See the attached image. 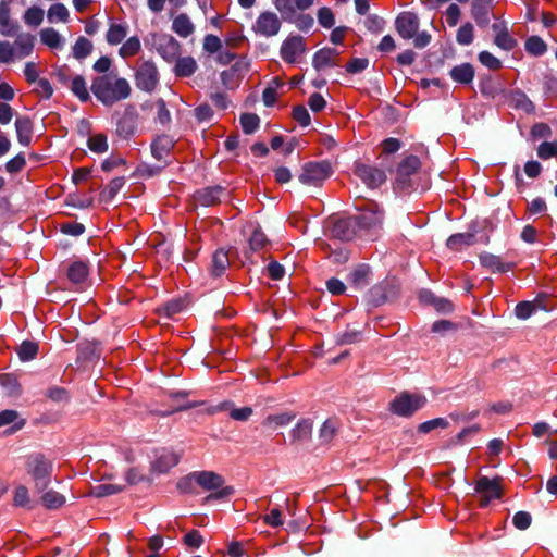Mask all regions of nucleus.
<instances>
[{
  "label": "nucleus",
  "instance_id": "f257e3e1",
  "mask_svg": "<svg viewBox=\"0 0 557 557\" xmlns=\"http://www.w3.org/2000/svg\"><path fill=\"white\" fill-rule=\"evenodd\" d=\"M91 91L104 106H113L127 99L131 96L132 87L126 78L110 72L92 81Z\"/></svg>",
  "mask_w": 557,
  "mask_h": 557
},
{
  "label": "nucleus",
  "instance_id": "f03ea898",
  "mask_svg": "<svg viewBox=\"0 0 557 557\" xmlns=\"http://www.w3.org/2000/svg\"><path fill=\"white\" fill-rule=\"evenodd\" d=\"M52 470V461L39 453L32 454L26 458L25 471L30 476L37 493L48 488Z\"/></svg>",
  "mask_w": 557,
  "mask_h": 557
},
{
  "label": "nucleus",
  "instance_id": "7ed1b4c3",
  "mask_svg": "<svg viewBox=\"0 0 557 557\" xmlns=\"http://www.w3.org/2000/svg\"><path fill=\"white\" fill-rule=\"evenodd\" d=\"M191 478L205 491L211 492L206 497L207 502H210L213 499L228 498L234 494V488L232 486L224 485V479L215 472L200 471V472L194 473L191 475Z\"/></svg>",
  "mask_w": 557,
  "mask_h": 557
},
{
  "label": "nucleus",
  "instance_id": "20e7f679",
  "mask_svg": "<svg viewBox=\"0 0 557 557\" xmlns=\"http://www.w3.org/2000/svg\"><path fill=\"white\" fill-rule=\"evenodd\" d=\"M426 398L419 394L401 393L389 403V409L394 414L409 417L423 408Z\"/></svg>",
  "mask_w": 557,
  "mask_h": 557
},
{
  "label": "nucleus",
  "instance_id": "39448f33",
  "mask_svg": "<svg viewBox=\"0 0 557 557\" xmlns=\"http://www.w3.org/2000/svg\"><path fill=\"white\" fill-rule=\"evenodd\" d=\"M332 169L329 162H308L302 166L299 181L308 186H320L330 177Z\"/></svg>",
  "mask_w": 557,
  "mask_h": 557
},
{
  "label": "nucleus",
  "instance_id": "423d86ee",
  "mask_svg": "<svg viewBox=\"0 0 557 557\" xmlns=\"http://www.w3.org/2000/svg\"><path fill=\"white\" fill-rule=\"evenodd\" d=\"M136 86L147 92L152 91L159 82V73L153 62L140 63L135 75Z\"/></svg>",
  "mask_w": 557,
  "mask_h": 557
},
{
  "label": "nucleus",
  "instance_id": "0eeeda50",
  "mask_svg": "<svg viewBox=\"0 0 557 557\" xmlns=\"http://www.w3.org/2000/svg\"><path fill=\"white\" fill-rule=\"evenodd\" d=\"M281 28V21L273 12L261 13L252 27L256 34L264 37L275 36Z\"/></svg>",
  "mask_w": 557,
  "mask_h": 557
},
{
  "label": "nucleus",
  "instance_id": "6e6552de",
  "mask_svg": "<svg viewBox=\"0 0 557 557\" xmlns=\"http://www.w3.org/2000/svg\"><path fill=\"white\" fill-rule=\"evenodd\" d=\"M305 50L306 46L301 36H289L281 46V57L287 63H296Z\"/></svg>",
  "mask_w": 557,
  "mask_h": 557
},
{
  "label": "nucleus",
  "instance_id": "1a4fd4ad",
  "mask_svg": "<svg viewBox=\"0 0 557 557\" xmlns=\"http://www.w3.org/2000/svg\"><path fill=\"white\" fill-rule=\"evenodd\" d=\"M180 461V455L173 450L161 448L156 450L151 461V470L156 473H165Z\"/></svg>",
  "mask_w": 557,
  "mask_h": 557
},
{
  "label": "nucleus",
  "instance_id": "9d476101",
  "mask_svg": "<svg viewBox=\"0 0 557 557\" xmlns=\"http://www.w3.org/2000/svg\"><path fill=\"white\" fill-rule=\"evenodd\" d=\"M419 18L414 13L403 12L395 20V28L399 36L405 39L414 37L419 29Z\"/></svg>",
  "mask_w": 557,
  "mask_h": 557
},
{
  "label": "nucleus",
  "instance_id": "9b49d317",
  "mask_svg": "<svg viewBox=\"0 0 557 557\" xmlns=\"http://www.w3.org/2000/svg\"><path fill=\"white\" fill-rule=\"evenodd\" d=\"M355 174L370 188L379 187L386 180L382 170L367 164H357Z\"/></svg>",
  "mask_w": 557,
  "mask_h": 557
},
{
  "label": "nucleus",
  "instance_id": "f8f14e48",
  "mask_svg": "<svg viewBox=\"0 0 557 557\" xmlns=\"http://www.w3.org/2000/svg\"><path fill=\"white\" fill-rule=\"evenodd\" d=\"M355 219L356 224L362 228H372L382 223L383 215L375 202H368L361 213Z\"/></svg>",
  "mask_w": 557,
  "mask_h": 557
},
{
  "label": "nucleus",
  "instance_id": "ddd939ff",
  "mask_svg": "<svg viewBox=\"0 0 557 557\" xmlns=\"http://www.w3.org/2000/svg\"><path fill=\"white\" fill-rule=\"evenodd\" d=\"M475 491L481 494V506H486L491 499L499 498L502 495L499 480L497 479L481 478L476 483Z\"/></svg>",
  "mask_w": 557,
  "mask_h": 557
},
{
  "label": "nucleus",
  "instance_id": "4468645a",
  "mask_svg": "<svg viewBox=\"0 0 557 557\" xmlns=\"http://www.w3.org/2000/svg\"><path fill=\"white\" fill-rule=\"evenodd\" d=\"M355 219H335L332 222L331 234L341 240H349L355 235Z\"/></svg>",
  "mask_w": 557,
  "mask_h": 557
},
{
  "label": "nucleus",
  "instance_id": "2eb2a0df",
  "mask_svg": "<svg viewBox=\"0 0 557 557\" xmlns=\"http://www.w3.org/2000/svg\"><path fill=\"white\" fill-rule=\"evenodd\" d=\"M339 52L333 48H323L319 50L313 57V66L318 71H323L327 67L334 66L336 58Z\"/></svg>",
  "mask_w": 557,
  "mask_h": 557
},
{
  "label": "nucleus",
  "instance_id": "dca6fc26",
  "mask_svg": "<svg viewBox=\"0 0 557 557\" xmlns=\"http://www.w3.org/2000/svg\"><path fill=\"white\" fill-rule=\"evenodd\" d=\"M480 262L493 273H505L513 268L512 263H505L498 256L487 252L480 256Z\"/></svg>",
  "mask_w": 557,
  "mask_h": 557
},
{
  "label": "nucleus",
  "instance_id": "f3484780",
  "mask_svg": "<svg viewBox=\"0 0 557 557\" xmlns=\"http://www.w3.org/2000/svg\"><path fill=\"white\" fill-rule=\"evenodd\" d=\"M13 506L25 509H33L35 503L30 497L29 488L24 484H17L12 492Z\"/></svg>",
  "mask_w": 557,
  "mask_h": 557
},
{
  "label": "nucleus",
  "instance_id": "a211bd4d",
  "mask_svg": "<svg viewBox=\"0 0 557 557\" xmlns=\"http://www.w3.org/2000/svg\"><path fill=\"white\" fill-rule=\"evenodd\" d=\"M35 38L30 34H22L14 41L13 49L16 59L28 57L34 49Z\"/></svg>",
  "mask_w": 557,
  "mask_h": 557
},
{
  "label": "nucleus",
  "instance_id": "6ab92c4d",
  "mask_svg": "<svg viewBox=\"0 0 557 557\" xmlns=\"http://www.w3.org/2000/svg\"><path fill=\"white\" fill-rule=\"evenodd\" d=\"M173 146L174 141L171 137L166 135L159 136L151 145L152 156L157 160H163L170 154Z\"/></svg>",
  "mask_w": 557,
  "mask_h": 557
},
{
  "label": "nucleus",
  "instance_id": "aec40b11",
  "mask_svg": "<svg viewBox=\"0 0 557 557\" xmlns=\"http://www.w3.org/2000/svg\"><path fill=\"white\" fill-rule=\"evenodd\" d=\"M40 503L42 506L49 510H55L61 508L65 502L66 498L63 494L54 491V490H45L40 493Z\"/></svg>",
  "mask_w": 557,
  "mask_h": 557
},
{
  "label": "nucleus",
  "instance_id": "412c9836",
  "mask_svg": "<svg viewBox=\"0 0 557 557\" xmlns=\"http://www.w3.org/2000/svg\"><path fill=\"white\" fill-rule=\"evenodd\" d=\"M295 419L293 412L284 411L280 413L269 414L262 422L263 426L270 430H277L288 425Z\"/></svg>",
  "mask_w": 557,
  "mask_h": 557
},
{
  "label": "nucleus",
  "instance_id": "4be33fe9",
  "mask_svg": "<svg viewBox=\"0 0 557 557\" xmlns=\"http://www.w3.org/2000/svg\"><path fill=\"white\" fill-rule=\"evenodd\" d=\"M11 9L8 2H0V34L3 36H12L16 30V26L10 21Z\"/></svg>",
  "mask_w": 557,
  "mask_h": 557
},
{
  "label": "nucleus",
  "instance_id": "5701e85b",
  "mask_svg": "<svg viewBox=\"0 0 557 557\" xmlns=\"http://www.w3.org/2000/svg\"><path fill=\"white\" fill-rule=\"evenodd\" d=\"M41 42L50 49H62L64 40L61 35L51 27L44 28L39 33Z\"/></svg>",
  "mask_w": 557,
  "mask_h": 557
},
{
  "label": "nucleus",
  "instance_id": "b1692460",
  "mask_svg": "<svg viewBox=\"0 0 557 557\" xmlns=\"http://www.w3.org/2000/svg\"><path fill=\"white\" fill-rule=\"evenodd\" d=\"M172 29L180 37L186 38L194 33L195 26L190 18L186 14L182 13L174 18Z\"/></svg>",
  "mask_w": 557,
  "mask_h": 557
},
{
  "label": "nucleus",
  "instance_id": "393cba45",
  "mask_svg": "<svg viewBox=\"0 0 557 557\" xmlns=\"http://www.w3.org/2000/svg\"><path fill=\"white\" fill-rule=\"evenodd\" d=\"M313 423L310 419L299 420L290 431L294 442H301L310 437Z\"/></svg>",
  "mask_w": 557,
  "mask_h": 557
},
{
  "label": "nucleus",
  "instance_id": "a878e982",
  "mask_svg": "<svg viewBox=\"0 0 557 557\" xmlns=\"http://www.w3.org/2000/svg\"><path fill=\"white\" fill-rule=\"evenodd\" d=\"M451 78L461 84L471 83L474 77L473 66L469 63L457 65L450 71Z\"/></svg>",
  "mask_w": 557,
  "mask_h": 557
},
{
  "label": "nucleus",
  "instance_id": "bb28decb",
  "mask_svg": "<svg viewBox=\"0 0 557 557\" xmlns=\"http://www.w3.org/2000/svg\"><path fill=\"white\" fill-rule=\"evenodd\" d=\"M15 128L18 141L23 146H27L32 139V122L28 117H17L15 121Z\"/></svg>",
  "mask_w": 557,
  "mask_h": 557
},
{
  "label": "nucleus",
  "instance_id": "cd10ccee",
  "mask_svg": "<svg viewBox=\"0 0 557 557\" xmlns=\"http://www.w3.org/2000/svg\"><path fill=\"white\" fill-rule=\"evenodd\" d=\"M223 194V189L221 187H210L203 190L198 191L197 201L202 206H213L218 201Z\"/></svg>",
  "mask_w": 557,
  "mask_h": 557
},
{
  "label": "nucleus",
  "instance_id": "c85d7f7f",
  "mask_svg": "<svg viewBox=\"0 0 557 557\" xmlns=\"http://www.w3.org/2000/svg\"><path fill=\"white\" fill-rule=\"evenodd\" d=\"M127 33L126 24H111L107 32V41L113 46L119 45L126 38Z\"/></svg>",
  "mask_w": 557,
  "mask_h": 557
},
{
  "label": "nucleus",
  "instance_id": "c756f323",
  "mask_svg": "<svg viewBox=\"0 0 557 557\" xmlns=\"http://www.w3.org/2000/svg\"><path fill=\"white\" fill-rule=\"evenodd\" d=\"M339 429V422L336 419H327L324 421V423L321 425L319 430V438L323 443H330L335 435L337 434V431Z\"/></svg>",
  "mask_w": 557,
  "mask_h": 557
},
{
  "label": "nucleus",
  "instance_id": "7c9ffc66",
  "mask_svg": "<svg viewBox=\"0 0 557 557\" xmlns=\"http://www.w3.org/2000/svg\"><path fill=\"white\" fill-rule=\"evenodd\" d=\"M230 265L228 253L222 249L218 250L212 258L211 272L214 276L222 275Z\"/></svg>",
  "mask_w": 557,
  "mask_h": 557
},
{
  "label": "nucleus",
  "instance_id": "2f4dec72",
  "mask_svg": "<svg viewBox=\"0 0 557 557\" xmlns=\"http://www.w3.org/2000/svg\"><path fill=\"white\" fill-rule=\"evenodd\" d=\"M47 17L50 23H66L70 17V12L63 3H54L49 8Z\"/></svg>",
  "mask_w": 557,
  "mask_h": 557
},
{
  "label": "nucleus",
  "instance_id": "473e14b6",
  "mask_svg": "<svg viewBox=\"0 0 557 557\" xmlns=\"http://www.w3.org/2000/svg\"><path fill=\"white\" fill-rule=\"evenodd\" d=\"M474 243V236L471 233L454 234L447 239V246L454 250H460L463 247L470 246Z\"/></svg>",
  "mask_w": 557,
  "mask_h": 557
},
{
  "label": "nucleus",
  "instance_id": "72a5a7b5",
  "mask_svg": "<svg viewBox=\"0 0 557 557\" xmlns=\"http://www.w3.org/2000/svg\"><path fill=\"white\" fill-rule=\"evenodd\" d=\"M197 63L191 57H184L177 60L175 64V73L177 76L187 77L195 73Z\"/></svg>",
  "mask_w": 557,
  "mask_h": 557
},
{
  "label": "nucleus",
  "instance_id": "f704fd0d",
  "mask_svg": "<svg viewBox=\"0 0 557 557\" xmlns=\"http://www.w3.org/2000/svg\"><path fill=\"white\" fill-rule=\"evenodd\" d=\"M88 269L84 262H73L67 270V277L71 282L79 284L87 277Z\"/></svg>",
  "mask_w": 557,
  "mask_h": 557
},
{
  "label": "nucleus",
  "instance_id": "c9c22d12",
  "mask_svg": "<svg viewBox=\"0 0 557 557\" xmlns=\"http://www.w3.org/2000/svg\"><path fill=\"white\" fill-rule=\"evenodd\" d=\"M369 267L360 264L355 268L349 274V282L357 288L363 287L368 284Z\"/></svg>",
  "mask_w": 557,
  "mask_h": 557
},
{
  "label": "nucleus",
  "instance_id": "e433bc0d",
  "mask_svg": "<svg viewBox=\"0 0 557 557\" xmlns=\"http://www.w3.org/2000/svg\"><path fill=\"white\" fill-rule=\"evenodd\" d=\"M45 12L41 8L33 5L28 8L23 16L26 25L30 27H38L44 21Z\"/></svg>",
  "mask_w": 557,
  "mask_h": 557
},
{
  "label": "nucleus",
  "instance_id": "4c0bfd02",
  "mask_svg": "<svg viewBox=\"0 0 557 557\" xmlns=\"http://www.w3.org/2000/svg\"><path fill=\"white\" fill-rule=\"evenodd\" d=\"M141 44L138 37H129L119 49L121 58L126 59L133 57L139 52Z\"/></svg>",
  "mask_w": 557,
  "mask_h": 557
},
{
  "label": "nucleus",
  "instance_id": "58836bf2",
  "mask_svg": "<svg viewBox=\"0 0 557 557\" xmlns=\"http://www.w3.org/2000/svg\"><path fill=\"white\" fill-rule=\"evenodd\" d=\"M72 92L82 101L89 99L86 82L82 76H75L71 83Z\"/></svg>",
  "mask_w": 557,
  "mask_h": 557
},
{
  "label": "nucleus",
  "instance_id": "ea45409f",
  "mask_svg": "<svg viewBox=\"0 0 557 557\" xmlns=\"http://www.w3.org/2000/svg\"><path fill=\"white\" fill-rule=\"evenodd\" d=\"M125 184L124 177H115L113 178L103 189L101 196L104 200L109 201L113 199L117 193L122 189Z\"/></svg>",
  "mask_w": 557,
  "mask_h": 557
},
{
  "label": "nucleus",
  "instance_id": "a19ab883",
  "mask_svg": "<svg viewBox=\"0 0 557 557\" xmlns=\"http://www.w3.org/2000/svg\"><path fill=\"white\" fill-rule=\"evenodd\" d=\"M473 25L471 23H466L459 27L456 35V40L459 45L468 46L473 41Z\"/></svg>",
  "mask_w": 557,
  "mask_h": 557
},
{
  "label": "nucleus",
  "instance_id": "79ce46f5",
  "mask_svg": "<svg viewBox=\"0 0 557 557\" xmlns=\"http://www.w3.org/2000/svg\"><path fill=\"white\" fill-rule=\"evenodd\" d=\"M92 50V44L85 37H79L74 47H73V55L76 59L86 58Z\"/></svg>",
  "mask_w": 557,
  "mask_h": 557
},
{
  "label": "nucleus",
  "instance_id": "37998d69",
  "mask_svg": "<svg viewBox=\"0 0 557 557\" xmlns=\"http://www.w3.org/2000/svg\"><path fill=\"white\" fill-rule=\"evenodd\" d=\"M419 168L420 160L414 156H410L400 163L398 168V174L400 176H408L414 173Z\"/></svg>",
  "mask_w": 557,
  "mask_h": 557
},
{
  "label": "nucleus",
  "instance_id": "c03bdc74",
  "mask_svg": "<svg viewBox=\"0 0 557 557\" xmlns=\"http://www.w3.org/2000/svg\"><path fill=\"white\" fill-rule=\"evenodd\" d=\"M88 148L97 153H103L108 150L107 137L102 134H96L88 138Z\"/></svg>",
  "mask_w": 557,
  "mask_h": 557
},
{
  "label": "nucleus",
  "instance_id": "a18cd8bd",
  "mask_svg": "<svg viewBox=\"0 0 557 557\" xmlns=\"http://www.w3.org/2000/svg\"><path fill=\"white\" fill-rule=\"evenodd\" d=\"M525 50L533 55H541L546 51V44L537 36H532L525 41Z\"/></svg>",
  "mask_w": 557,
  "mask_h": 557
},
{
  "label": "nucleus",
  "instance_id": "49530a36",
  "mask_svg": "<svg viewBox=\"0 0 557 557\" xmlns=\"http://www.w3.org/2000/svg\"><path fill=\"white\" fill-rule=\"evenodd\" d=\"M122 490H123L122 485L112 484V483H103V484H100V485L94 487L92 494L96 497H104V496L117 494V493L122 492Z\"/></svg>",
  "mask_w": 557,
  "mask_h": 557
},
{
  "label": "nucleus",
  "instance_id": "de8ad7c7",
  "mask_svg": "<svg viewBox=\"0 0 557 557\" xmlns=\"http://www.w3.org/2000/svg\"><path fill=\"white\" fill-rule=\"evenodd\" d=\"M537 156L547 160L550 158L557 159V141H544L537 147Z\"/></svg>",
  "mask_w": 557,
  "mask_h": 557
},
{
  "label": "nucleus",
  "instance_id": "09e8293b",
  "mask_svg": "<svg viewBox=\"0 0 557 557\" xmlns=\"http://www.w3.org/2000/svg\"><path fill=\"white\" fill-rule=\"evenodd\" d=\"M37 351V344L33 342H23L18 348V356L22 361H28L35 358Z\"/></svg>",
  "mask_w": 557,
  "mask_h": 557
},
{
  "label": "nucleus",
  "instance_id": "8fccbe9b",
  "mask_svg": "<svg viewBox=\"0 0 557 557\" xmlns=\"http://www.w3.org/2000/svg\"><path fill=\"white\" fill-rule=\"evenodd\" d=\"M248 242L250 250L252 251H259L268 244L265 235L259 228L253 230Z\"/></svg>",
  "mask_w": 557,
  "mask_h": 557
},
{
  "label": "nucleus",
  "instance_id": "3c124183",
  "mask_svg": "<svg viewBox=\"0 0 557 557\" xmlns=\"http://www.w3.org/2000/svg\"><path fill=\"white\" fill-rule=\"evenodd\" d=\"M259 117L256 114L246 113L240 117V124L246 134L253 133L259 126Z\"/></svg>",
  "mask_w": 557,
  "mask_h": 557
},
{
  "label": "nucleus",
  "instance_id": "603ef678",
  "mask_svg": "<svg viewBox=\"0 0 557 557\" xmlns=\"http://www.w3.org/2000/svg\"><path fill=\"white\" fill-rule=\"evenodd\" d=\"M494 42L506 51L513 49L516 46V40L509 35L508 30L496 34Z\"/></svg>",
  "mask_w": 557,
  "mask_h": 557
},
{
  "label": "nucleus",
  "instance_id": "864d4df0",
  "mask_svg": "<svg viewBox=\"0 0 557 557\" xmlns=\"http://www.w3.org/2000/svg\"><path fill=\"white\" fill-rule=\"evenodd\" d=\"M479 61L484 65L485 67L490 70H499L502 67V61L493 55L488 51H482L479 53Z\"/></svg>",
  "mask_w": 557,
  "mask_h": 557
},
{
  "label": "nucleus",
  "instance_id": "5fc2aeb1",
  "mask_svg": "<svg viewBox=\"0 0 557 557\" xmlns=\"http://www.w3.org/2000/svg\"><path fill=\"white\" fill-rule=\"evenodd\" d=\"M448 422L443 418H435L433 420L425 421L418 426L420 433H429L437 428H447Z\"/></svg>",
  "mask_w": 557,
  "mask_h": 557
},
{
  "label": "nucleus",
  "instance_id": "6e6d98bb",
  "mask_svg": "<svg viewBox=\"0 0 557 557\" xmlns=\"http://www.w3.org/2000/svg\"><path fill=\"white\" fill-rule=\"evenodd\" d=\"M263 522L270 527L277 528L284 524L282 517V510L280 508H273L271 511L263 516Z\"/></svg>",
  "mask_w": 557,
  "mask_h": 557
},
{
  "label": "nucleus",
  "instance_id": "4d7b16f0",
  "mask_svg": "<svg viewBox=\"0 0 557 557\" xmlns=\"http://www.w3.org/2000/svg\"><path fill=\"white\" fill-rule=\"evenodd\" d=\"M274 7L281 14L286 16L294 15L298 11L295 7V0H275Z\"/></svg>",
  "mask_w": 557,
  "mask_h": 557
},
{
  "label": "nucleus",
  "instance_id": "13d9d810",
  "mask_svg": "<svg viewBox=\"0 0 557 557\" xmlns=\"http://www.w3.org/2000/svg\"><path fill=\"white\" fill-rule=\"evenodd\" d=\"M318 21H319L320 25H322L323 27L331 28L335 23V18H334V14H333L332 10L329 8H325V7L321 8L318 11Z\"/></svg>",
  "mask_w": 557,
  "mask_h": 557
},
{
  "label": "nucleus",
  "instance_id": "bf43d9fd",
  "mask_svg": "<svg viewBox=\"0 0 557 557\" xmlns=\"http://www.w3.org/2000/svg\"><path fill=\"white\" fill-rule=\"evenodd\" d=\"M534 305L531 301H522L516 306V315L521 320H525L534 312Z\"/></svg>",
  "mask_w": 557,
  "mask_h": 557
},
{
  "label": "nucleus",
  "instance_id": "052dcab7",
  "mask_svg": "<svg viewBox=\"0 0 557 557\" xmlns=\"http://www.w3.org/2000/svg\"><path fill=\"white\" fill-rule=\"evenodd\" d=\"M445 18L447 24L450 27H454L458 24V21L460 18V9L457 4L453 3L449 4L448 8L445 11Z\"/></svg>",
  "mask_w": 557,
  "mask_h": 557
},
{
  "label": "nucleus",
  "instance_id": "680f3d73",
  "mask_svg": "<svg viewBox=\"0 0 557 557\" xmlns=\"http://www.w3.org/2000/svg\"><path fill=\"white\" fill-rule=\"evenodd\" d=\"M15 58L13 46L8 41H0V63H9Z\"/></svg>",
  "mask_w": 557,
  "mask_h": 557
},
{
  "label": "nucleus",
  "instance_id": "e2e57ef3",
  "mask_svg": "<svg viewBox=\"0 0 557 557\" xmlns=\"http://www.w3.org/2000/svg\"><path fill=\"white\" fill-rule=\"evenodd\" d=\"M513 524L519 530H525L531 524V516L525 511H519L513 516Z\"/></svg>",
  "mask_w": 557,
  "mask_h": 557
},
{
  "label": "nucleus",
  "instance_id": "0e129e2a",
  "mask_svg": "<svg viewBox=\"0 0 557 557\" xmlns=\"http://www.w3.org/2000/svg\"><path fill=\"white\" fill-rule=\"evenodd\" d=\"M184 543L187 546L198 548L202 545L203 539H202L201 534L199 533V531L193 530L184 536Z\"/></svg>",
  "mask_w": 557,
  "mask_h": 557
},
{
  "label": "nucleus",
  "instance_id": "69168bd1",
  "mask_svg": "<svg viewBox=\"0 0 557 557\" xmlns=\"http://www.w3.org/2000/svg\"><path fill=\"white\" fill-rule=\"evenodd\" d=\"M293 116L302 126H307L310 123L309 112L302 106H298L294 109Z\"/></svg>",
  "mask_w": 557,
  "mask_h": 557
},
{
  "label": "nucleus",
  "instance_id": "338daca9",
  "mask_svg": "<svg viewBox=\"0 0 557 557\" xmlns=\"http://www.w3.org/2000/svg\"><path fill=\"white\" fill-rule=\"evenodd\" d=\"M252 414L251 407L233 408L230 411V417L237 421H246Z\"/></svg>",
  "mask_w": 557,
  "mask_h": 557
},
{
  "label": "nucleus",
  "instance_id": "774afa93",
  "mask_svg": "<svg viewBox=\"0 0 557 557\" xmlns=\"http://www.w3.org/2000/svg\"><path fill=\"white\" fill-rule=\"evenodd\" d=\"M221 48V40L215 35H207L203 39V49L210 53L216 52Z\"/></svg>",
  "mask_w": 557,
  "mask_h": 557
}]
</instances>
